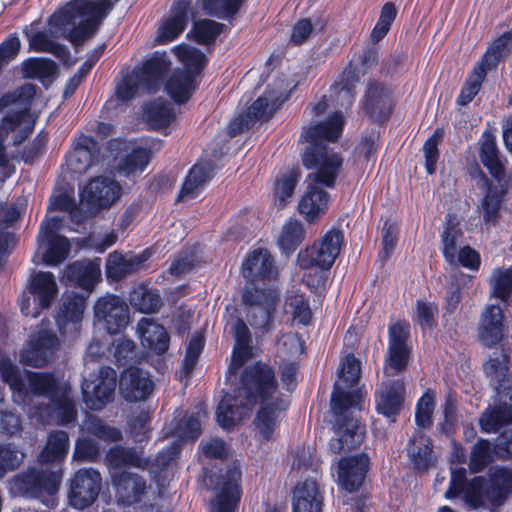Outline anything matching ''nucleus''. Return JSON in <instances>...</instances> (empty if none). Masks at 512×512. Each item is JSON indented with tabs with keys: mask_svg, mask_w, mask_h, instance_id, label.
Segmentation results:
<instances>
[{
	"mask_svg": "<svg viewBox=\"0 0 512 512\" xmlns=\"http://www.w3.org/2000/svg\"><path fill=\"white\" fill-rule=\"evenodd\" d=\"M240 465L233 463L217 474L210 476V483L216 492L211 503V512H235L241 498Z\"/></svg>",
	"mask_w": 512,
	"mask_h": 512,
	"instance_id": "13",
	"label": "nucleus"
},
{
	"mask_svg": "<svg viewBox=\"0 0 512 512\" xmlns=\"http://www.w3.org/2000/svg\"><path fill=\"white\" fill-rule=\"evenodd\" d=\"M117 383V373L111 367H102L95 379H85L82 383V395L86 406L91 410H100L111 402Z\"/></svg>",
	"mask_w": 512,
	"mask_h": 512,
	"instance_id": "20",
	"label": "nucleus"
},
{
	"mask_svg": "<svg viewBox=\"0 0 512 512\" xmlns=\"http://www.w3.org/2000/svg\"><path fill=\"white\" fill-rule=\"evenodd\" d=\"M304 353V342L297 333L287 332L278 336L276 356L279 361L299 360Z\"/></svg>",
	"mask_w": 512,
	"mask_h": 512,
	"instance_id": "49",
	"label": "nucleus"
},
{
	"mask_svg": "<svg viewBox=\"0 0 512 512\" xmlns=\"http://www.w3.org/2000/svg\"><path fill=\"white\" fill-rule=\"evenodd\" d=\"M122 188L110 177L100 176L92 179L80 191L81 201L95 208L109 207L121 196Z\"/></svg>",
	"mask_w": 512,
	"mask_h": 512,
	"instance_id": "23",
	"label": "nucleus"
},
{
	"mask_svg": "<svg viewBox=\"0 0 512 512\" xmlns=\"http://www.w3.org/2000/svg\"><path fill=\"white\" fill-rule=\"evenodd\" d=\"M298 173L294 170L282 173L276 177L274 183V202L279 207H284L291 200L296 184Z\"/></svg>",
	"mask_w": 512,
	"mask_h": 512,
	"instance_id": "54",
	"label": "nucleus"
},
{
	"mask_svg": "<svg viewBox=\"0 0 512 512\" xmlns=\"http://www.w3.org/2000/svg\"><path fill=\"white\" fill-rule=\"evenodd\" d=\"M193 12L190 0L175 1L171 6L170 15L163 21L157 32H184Z\"/></svg>",
	"mask_w": 512,
	"mask_h": 512,
	"instance_id": "43",
	"label": "nucleus"
},
{
	"mask_svg": "<svg viewBox=\"0 0 512 512\" xmlns=\"http://www.w3.org/2000/svg\"><path fill=\"white\" fill-rule=\"evenodd\" d=\"M35 94L36 86L26 83L0 98V110L6 107L12 108L0 124V168H3L5 178L14 172V168L10 166V160L15 158V155L13 152L6 151L4 140L9 133H15L13 145L18 146L32 132L35 119L30 113V105Z\"/></svg>",
	"mask_w": 512,
	"mask_h": 512,
	"instance_id": "4",
	"label": "nucleus"
},
{
	"mask_svg": "<svg viewBox=\"0 0 512 512\" xmlns=\"http://www.w3.org/2000/svg\"><path fill=\"white\" fill-rule=\"evenodd\" d=\"M112 480L116 490V497L119 502L131 505L141 501L145 494L146 482L137 474L122 472L112 473Z\"/></svg>",
	"mask_w": 512,
	"mask_h": 512,
	"instance_id": "32",
	"label": "nucleus"
},
{
	"mask_svg": "<svg viewBox=\"0 0 512 512\" xmlns=\"http://www.w3.org/2000/svg\"><path fill=\"white\" fill-rule=\"evenodd\" d=\"M25 453L13 443H0V478L16 470L23 462Z\"/></svg>",
	"mask_w": 512,
	"mask_h": 512,
	"instance_id": "57",
	"label": "nucleus"
},
{
	"mask_svg": "<svg viewBox=\"0 0 512 512\" xmlns=\"http://www.w3.org/2000/svg\"><path fill=\"white\" fill-rule=\"evenodd\" d=\"M24 78L38 79L42 82L52 79L57 73L56 64L46 58H29L22 62Z\"/></svg>",
	"mask_w": 512,
	"mask_h": 512,
	"instance_id": "50",
	"label": "nucleus"
},
{
	"mask_svg": "<svg viewBox=\"0 0 512 512\" xmlns=\"http://www.w3.org/2000/svg\"><path fill=\"white\" fill-rule=\"evenodd\" d=\"M106 461L113 470L127 466L143 467L144 461L135 449L122 446L112 447L106 455Z\"/></svg>",
	"mask_w": 512,
	"mask_h": 512,
	"instance_id": "52",
	"label": "nucleus"
},
{
	"mask_svg": "<svg viewBox=\"0 0 512 512\" xmlns=\"http://www.w3.org/2000/svg\"><path fill=\"white\" fill-rule=\"evenodd\" d=\"M137 331L144 347L161 355L169 348L170 337L164 326L149 318H142L137 324Z\"/></svg>",
	"mask_w": 512,
	"mask_h": 512,
	"instance_id": "35",
	"label": "nucleus"
},
{
	"mask_svg": "<svg viewBox=\"0 0 512 512\" xmlns=\"http://www.w3.org/2000/svg\"><path fill=\"white\" fill-rule=\"evenodd\" d=\"M147 123L155 130L168 128L176 118L172 105L163 99H156L144 108Z\"/></svg>",
	"mask_w": 512,
	"mask_h": 512,
	"instance_id": "40",
	"label": "nucleus"
},
{
	"mask_svg": "<svg viewBox=\"0 0 512 512\" xmlns=\"http://www.w3.org/2000/svg\"><path fill=\"white\" fill-rule=\"evenodd\" d=\"M343 125V115L336 112L326 121L309 126L302 132L301 140L306 144L302 162L311 172L307 175V190L298 203V211L309 223L322 217L328 209L329 194L319 185L334 187L343 159L325 142H335L342 134Z\"/></svg>",
	"mask_w": 512,
	"mask_h": 512,
	"instance_id": "2",
	"label": "nucleus"
},
{
	"mask_svg": "<svg viewBox=\"0 0 512 512\" xmlns=\"http://www.w3.org/2000/svg\"><path fill=\"white\" fill-rule=\"evenodd\" d=\"M504 333V313L498 304H487L480 316L478 335L482 343L491 347L499 343Z\"/></svg>",
	"mask_w": 512,
	"mask_h": 512,
	"instance_id": "27",
	"label": "nucleus"
},
{
	"mask_svg": "<svg viewBox=\"0 0 512 512\" xmlns=\"http://www.w3.org/2000/svg\"><path fill=\"white\" fill-rule=\"evenodd\" d=\"M501 203V196L489 190L481 204L482 217L486 224L495 225L497 223Z\"/></svg>",
	"mask_w": 512,
	"mask_h": 512,
	"instance_id": "63",
	"label": "nucleus"
},
{
	"mask_svg": "<svg viewBox=\"0 0 512 512\" xmlns=\"http://www.w3.org/2000/svg\"><path fill=\"white\" fill-rule=\"evenodd\" d=\"M94 316L98 322L104 324L110 334H116L129 323L128 305L119 296L108 294L96 301Z\"/></svg>",
	"mask_w": 512,
	"mask_h": 512,
	"instance_id": "22",
	"label": "nucleus"
},
{
	"mask_svg": "<svg viewBox=\"0 0 512 512\" xmlns=\"http://www.w3.org/2000/svg\"><path fill=\"white\" fill-rule=\"evenodd\" d=\"M102 478L94 468L79 469L71 480L69 503L76 509L90 506L101 489Z\"/></svg>",
	"mask_w": 512,
	"mask_h": 512,
	"instance_id": "21",
	"label": "nucleus"
},
{
	"mask_svg": "<svg viewBox=\"0 0 512 512\" xmlns=\"http://www.w3.org/2000/svg\"><path fill=\"white\" fill-rule=\"evenodd\" d=\"M0 376L12 390L13 401L29 418L41 424H68L76 419V408L69 389L60 386L52 373L25 371L0 352Z\"/></svg>",
	"mask_w": 512,
	"mask_h": 512,
	"instance_id": "3",
	"label": "nucleus"
},
{
	"mask_svg": "<svg viewBox=\"0 0 512 512\" xmlns=\"http://www.w3.org/2000/svg\"><path fill=\"white\" fill-rule=\"evenodd\" d=\"M226 392L216 411L217 422L225 429L238 424L256 404L260 403L254 421V436L263 443L274 439L281 416L289 401L277 388L274 371L266 364L256 363L247 367L239 383Z\"/></svg>",
	"mask_w": 512,
	"mask_h": 512,
	"instance_id": "1",
	"label": "nucleus"
},
{
	"mask_svg": "<svg viewBox=\"0 0 512 512\" xmlns=\"http://www.w3.org/2000/svg\"><path fill=\"white\" fill-rule=\"evenodd\" d=\"M160 148L161 144L158 141H145L141 145H135L119 164L120 172L127 177L142 173L149 164L152 154Z\"/></svg>",
	"mask_w": 512,
	"mask_h": 512,
	"instance_id": "33",
	"label": "nucleus"
},
{
	"mask_svg": "<svg viewBox=\"0 0 512 512\" xmlns=\"http://www.w3.org/2000/svg\"><path fill=\"white\" fill-rule=\"evenodd\" d=\"M82 430L105 442H117L122 439V433L118 428L107 425L93 415H89L84 420Z\"/></svg>",
	"mask_w": 512,
	"mask_h": 512,
	"instance_id": "55",
	"label": "nucleus"
},
{
	"mask_svg": "<svg viewBox=\"0 0 512 512\" xmlns=\"http://www.w3.org/2000/svg\"><path fill=\"white\" fill-rule=\"evenodd\" d=\"M109 0H70L58 8L48 19V32H97L107 18ZM40 22L31 23V29L23 32H47L40 30Z\"/></svg>",
	"mask_w": 512,
	"mask_h": 512,
	"instance_id": "6",
	"label": "nucleus"
},
{
	"mask_svg": "<svg viewBox=\"0 0 512 512\" xmlns=\"http://www.w3.org/2000/svg\"><path fill=\"white\" fill-rule=\"evenodd\" d=\"M486 74V68H483L482 66H476L473 69L457 98V103L459 105L465 106L474 99L480 90Z\"/></svg>",
	"mask_w": 512,
	"mask_h": 512,
	"instance_id": "58",
	"label": "nucleus"
},
{
	"mask_svg": "<svg viewBox=\"0 0 512 512\" xmlns=\"http://www.w3.org/2000/svg\"><path fill=\"white\" fill-rule=\"evenodd\" d=\"M492 461L491 444L484 439L479 440L473 447L470 457L472 472L483 470Z\"/></svg>",
	"mask_w": 512,
	"mask_h": 512,
	"instance_id": "60",
	"label": "nucleus"
},
{
	"mask_svg": "<svg viewBox=\"0 0 512 512\" xmlns=\"http://www.w3.org/2000/svg\"><path fill=\"white\" fill-rule=\"evenodd\" d=\"M512 492V471L505 468L490 470L489 481L478 476L469 483L466 481V469L451 467V479L444 496L453 499L460 495L473 507L481 505L484 500L493 505H501Z\"/></svg>",
	"mask_w": 512,
	"mask_h": 512,
	"instance_id": "5",
	"label": "nucleus"
},
{
	"mask_svg": "<svg viewBox=\"0 0 512 512\" xmlns=\"http://www.w3.org/2000/svg\"><path fill=\"white\" fill-rule=\"evenodd\" d=\"M286 307L291 312L293 319L303 325H307L311 320V309L308 301L302 294H296L288 297Z\"/></svg>",
	"mask_w": 512,
	"mask_h": 512,
	"instance_id": "61",
	"label": "nucleus"
},
{
	"mask_svg": "<svg viewBox=\"0 0 512 512\" xmlns=\"http://www.w3.org/2000/svg\"><path fill=\"white\" fill-rule=\"evenodd\" d=\"M461 231L452 224H448L442 232L443 254L450 264L456 263V244L461 236Z\"/></svg>",
	"mask_w": 512,
	"mask_h": 512,
	"instance_id": "64",
	"label": "nucleus"
},
{
	"mask_svg": "<svg viewBox=\"0 0 512 512\" xmlns=\"http://www.w3.org/2000/svg\"><path fill=\"white\" fill-rule=\"evenodd\" d=\"M58 295V285L51 272H37L31 276L26 289L19 298L21 313L36 318L49 308Z\"/></svg>",
	"mask_w": 512,
	"mask_h": 512,
	"instance_id": "12",
	"label": "nucleus"
},
{
	"mask_svg": "<svg viewBox=\"0 0 512 512\" xmlns=\"http://www.w3.org/2000/svg\"><path fill=\"white\" fill-rule=\"evenodd\" d=\"M101 277L100 265L96 261H76L66 267L63 273L65 284L80 287L90 292Z\"/></svg>",
	"mask_w": 512,
	"mask_h": 512,
	"instance_id": "30",
	"label": "nucleus"
},
{
	"mask_svg": "<svg viewBox=\"0 0 512 512\" xmlns=\"http://www.w3.org/2000/svg\"><path fill=\"white\" fill-rule=\"evenodd\" d=\"M153 388L154 383L150 375L138 367H129L121 374L119 391L126 401L146 400L152 393Z\"/></svg>",
	"mask_w": 512,
	"mask_h": 512,
	"instance_id": "25",
	"label": "nucleus"
},
{
	"mask_svg": "<svg viewBox=\"0 0 512 512\" xmlns=\"http://www.w3.org/2000/svg\"><path fill=\"white\" fill-rule=\"evenodd\" d=\"M232 330L236 343L227 372V382L231 386L235 384L238 370L248 360L251 351V333L246 323L238 318L233 323Z\"/></svg>",
	"mask_w": 512,
	"mask_h": 512,
	"instance_id": "28",
	"label": "nucleus"
},
{
	"mask_svg": "<svg viewBox=\"0 0 512 512\" xmlns=\"http://www.w3.org/2000/svg\"><path fill=\"white\" fill-rule=\"evenodd\" d=\"M404 393L405 388L402 381L382 383L375 393L377 412L387 418H393L403 405Z\"/></svg>",
	"mask_w": 512,
	"mask_h": 512,
	"instance_id": "29",
	"label": "nucleus"
},
{
	"mask_svg": "<svg viewBox=\"0 0 512 512\" xmlns=\"http://www.w3.org/2000/svg\"><path fill=\"white\" fill-rule=\"evenodd\" d=\"M293 512H321L322 495L315 480L299 482L292 496Z\"/></svg>",
	"mask_w": 512,
	"mask_h": 512,
	"instance_id": "34",
	"label": "nucleus"
},
{
	"mask_svg": "<svg viewBox=\"0 0 512 512\" xmlns=\"http://www.w3.org/2000/svg\"><path fill=\"white\" fill-rule=\"evenodd\" d=\"M170 66L171 61L166 52H154L138 71L125 76L117 84V98L121 101H129L140 90H154L162 80L164 74L169 70Z\"/></svg>",
	"mask_w": 512,
	"mask_h": 512,
	"instance_id": "9",
	"label": "nucleus"
},
{
	"mask_svg": "<svg viewBox=\"0 0 512 512\" xmlns=\"http://www.w3.org/2000/svg\"><path fill=\"white\" fill-rule=\"evenodd\" d=\"M438 307L434 303L418 300L414 321L423 331L432 330L437 322Z\"/></svg>",
	"mask_w": 512,
	"mask_h": 512,
	"instance_id": "59",
	"label": "nucleus"
},
{
	"mask_svg": "<svg viewBox=\"0 0 512 512\" xmlns=\"http://www.w3.org/2000/svg\"><path fill=\"white\" fill-rule=\"evenodd\" d=\"M305 236L303 224L295 219L287 221L278 238V246L285 254L293 253L301 244Z\"/></svg>",
	"mask_w": 512,
	"mask_h": 512,
	"instance_id": "48",
	"label": "nucleus"
},
{
	"mask_svg": "<svg viewBox=\"0 0 512 512\" xmlns=\"http://www.w3.org/2000/svg\"><path fill=\"white\" fill-rule=\"evenodd\" d=\"M61 222L62 219L55 216L45 219L40 225L37 237L38 251L42 254L43 262L49 266L62 263L71 249L68 239L57 234Z\"/></svg>",
	"mask_w": 512,
	"mask_h": 512,
	"instance_id": "17",
	"label": "nucleus"
},
{
	"mask_svg": "<svg viewBox=\"0 0 512 512\" xmlns=\"http://www.w3.org/2000/svg\"><path fill=\"white\" fill-rule=\"evenodd\" d=\"M287 99L285 91H266L248 108L245 114L250 122L254 120H267Z\"/></svg>",
	"mask_w": 512,
	"mask_h": 512,
	"instance_id": "36",
	"label": "nucleus"
},
{
	"mask_svg": "<svg viewBox=\"0 0 512 512\" xmlns=\"http://www.w3.org/2000/svg\"><path fill=\"white\" fill-rule=\"evenodd\" d=\"M173 53L183 69H175L165 82V91L178 104L188 101L197 89V78L207 59L203 52L188 44L175 46Z\"/></svg>",
	"mask_w": 512,
	"mask_h": 512,
	"instance_id": "8",
	"label": "nucleus"
},
{
	"mask_svg": "<svg viewBox=\"0 0 512 512\" xmlns=\"http://www.w3.org/2000/svg\"><path fill=\"white\" fill-rule=\"evenodd\" d=\"M129 302L135 310L146 314L158 311L162 304L159 293L143 284L132 289Z\"/></svg>",
	"mask_w": 512,
	"mask_h": 512,
	"instance_id": "45",
	"label": "nucleus"
},
{
	"mask_svg": "<svg viewBox=\"0 0 512 512\" xmlns=\"http://www.w3.org/2000/svg\"><path fill=\"white\" fill-rule=\"evenodd\" d=\"M69 449V436L65 431H53L39 455L41 464L60 463L66 457Z\"/></svg>",
	"mask_w": 512,
	"mask_h": 512,
	"instance_id": "42",
	"label": "nucleus"
},
{
	"mask_svg": "<svg viewBox=\"0 0 512 512\" xmlns=\"http://www.w3.org/2000/svg\"><path fill=\"white\" fill-rule=\"evenodd\" d=\"M202 10L219 19L233 18L240 10L242 0H198Z\"/></svg>",
	"mask_w": 512,
	"mask_h": 512,
	"instance_id": "53",
	"label": "nucleus"
},
{
	"mask_svg": "<svg viewBox=\"0 0 512 512\" xmlns=\"http://www.w3.org/2000/svg\"><path fill=\"white\" fill-rule=\"evenodd\" d=\"M434 392L428 390L418 400L415 412V421L420 428H425L431 425V415L435 406Z\"/></svg>",
	"mask_w": 512,
	"mask_h": 512,
	"instance_id": "62",
	"label": "nucleus"
},
{
	"mask_svg": "<svg viewBox=\"0 0 512 512\" xmlns=\"http://www.w3.org/2000/svg\"><path fill=\"white\" fill-rule=\"evenodd\" d=\"M61 480V470L29 469L17 475L11 481V490L29 497L40 498L44 494L53 495L57 492Z\"/></svg>",
	"mask_w": 512,
	"mask_h": 512,
	"instance_id": "18",
	"label": "nucleus"
},
{
	"mask_svg": "<svg viewBox=\"0 0 512 512\" xmlns=\"http://www.w3.org/2000/svg\"><path fill=\"white\" fill-rule=\"evenodd\" d=\"M489 285L491 297L505 302L512 303V268L495 269L491 274Z\"/></svg>",
	"mask_w": 512,
	"mask_h": 512,
	"instance_id": "51",
	"label": "nucleus"
},
{
	"mask_svg": "<svg viewBox=\"0 0 512 512\" xmlns=\"http://www.w3.org/2000/svg\"><path fill=\"white\" fill-rule=\"evenodd\" d=\"M242 275L254 286L258 281H270L277 276L274 259L267 249L257 248L249 252L242 263Z\"/></svg>",
	"mask_w": 512,
	"mask_h": 512,
	"instance_id": "24",
	"label": "nucleus"
},
{
	"mask_svg": "<svg viewBox=\"0 0 512 512\" xmlns=\"http://www.w3.org/2000/svg\"><path fill=\"white\" fill-rule=\"evenodd\" d=\"M85 308V296L73 294L65 298L63 309L57 318L61 333L77 334L80 331Z\"/></svg>",
	"mask_w": 512,
	"mask_h": 512,
	"instance_id": "31",
	"label": "nucleus"
},
{
	"mask_svg": "<svg viewBox=\"0 0 512 512\" xmlns=\"http://www.w3.org/2000/svg\"><path fill=\"white\" fill-rule=\"evenodd\" d=\"M351 409H359V407H345L341 415L332 411L335 437L329 441V449L334 454L356 449L364 440L365 428L350 415Z\"/></svg>",
	"mask_w": 512,
	"mask_h": 512,
	"instance_id": "19",
	"label": "nucleus"
},
{
	"mask_svg": "<svg viewBox=\"0 0 512 512\" xmlns=\"http://www.w3.org/2000/svg\"><path fill=\"white\" fill-rule=\"evenodd\" d=\"M57 34H31L30 48L35 52H45L55 55L60 61L68 63L70 53L66 46L57 41Z\"/></svg>",
	"mask_w": 512,
	"mask_h": 512,
	"instance_id": "47",
	"label": "nucleus"
},
{
	"mask_svg": "<svg viewBox=\"0 0 512 512\" xmlns=\"http://www.w3.org/2000/svg\"><path fill=\"white\" fill-rule=\"evenodd\" d=\"M510 44V34H501L488 47L486 53L482 57V60L477 64V66H482L483 68H486V73L489 70L494 69L497 66L500 59L507 53Z\"/></svg>",
	"mask_w": 512,
	"mask_h": 512,
	"instance_id": "56",
	"label": "nucleus"
},
{
	"mask_svg": "<svg viewBox=\"0 0 512 512\" xmlns=\"http://www.w3.org/2000/svg\"><path fill=\"white\" fill-rule=\"evenodd\" d=\"M212 167L208 163H197L189 171L180 190L178 200L196 197L211 178Z\"/></svg>",
	"mask_w": 512,
	"mask_h": 512,
	"instance_id": "38",
	"label": "nucleus"
},
{
	"mask_svg": "<svg viewBox=\"0 0 512 512\" xmlns=\"http://www.w3.org/2000/svg\"><path fill=\"white\" fill-rule=\"evenodd\" d=\"M146 259V252L138 256L130 257H125L121 253L113 252L109 255L106 263L107 277L118 281L136 270Z\"/></svg>",
	"mask_w": 512,
	"mask_h": 512,
	"instance_id": "39",
	"label": "nucleus"
},
{
	"mask_svg": "<svg viewBox=\"0 0 512 512\" xmlns=\"http://www.w3.org/2000/svg\"><path fill=\"white\" fill-rule=\"evenodd\" d=\"M369 457L360 454L344 457L337 463V478L339 485L348 492L357 491L363 484L369 470Z\"/></svg>",
	"mask_w": 512,
	"mask_h": 512,
	"instance_id": "26",
	"label": "nucleus"
},
{
	"mask_svg": "<svg viewBox=\"0 0 512 512\" xmlns=\"http://www.w3.org/2000/svg\"><path fill=\"white\" fill-rule=\"evenodd\" d=\"M377 65V55L374 48L363 51L358 60H351L343 71L341 79L331 88V96L341 107H350L355 99V83Z\"/></svg>",
	"mask_w": 512,
	"mask_h": 512,
	"instance_id": "14",
	"label": "nucleus"
},
{
	"mask_svg": "<svg viewBox=\"0 0 512 512\" xmlns=\"http://www.w3.org/2000/svg\"><path fill=\"white\" fill-rule=\"evenodd\" d=\"M360 374L359 360L352 354L347 355L341 362L338 380L334 384L331 396L332 411L341 415L345 407H359L361 410L364 393L360 388H355Z\"/></svg>",
	"mask_w": 512,
	"mask_h": 512,
	"instance_id": "11",
	"label": "nucleus"
},
{
	"mask_svg": "<svg viewBox=\"0 0 512 512\" xmlns=\"http://www.w3.org/2000/svg\"><path fill=\"white\" fill-rule=\"evenodd\" d=\"M484 371L497 392V404L488 407L480 418V425L487 433L496 432L512 423V377L504 356L490 358Z\"/></svg>",
	"mask_w": 512,
	"mask_h": 512,
	"instance_id": "7",
	"label": "nucleus"
},
{
	"mask_svg": "<svg viewBox=\"0 0 512 512\" xmlns=\"http://www.w3.org/2000/svg\"><path fill=\"white\" fill-rule=\"evenodd\" d=\"M279 301V291L273 287L245 286L242 303L248 306L247 320L256 336L264 335L274 328V315Z\"/></svg>",
	"mask_w": 512,
	"mask_h": 512,
	"instance_id": "10",
	"label": "nucleus"
},
{
	"mask_svg": "<svg viewBox=\"0 0 512 512\" xmlns=\"http://www.w3.org/2000/svg\"><path fill=\"white\" fill-rule=\"evenodd\" d=\"M59 349V339L51 330L49 321H42L40 328L31 336L20 352V362L26 366L41 368L53 360Z\"/></svg>",
	"mask_w": 512,
	"mask_h": 512,
	"instance_id": "16",
	"label": "nucleus"
},
{
	"mask_svg": "<svg viewBox=\"0 0 512 512\" xmlns=\"http://www.w3.org/2000/svg\"><path fill=\"white\" fill-rule=\"evenodd\" d=\"M342 242L341 231L329 230L318 242L299 252V266L305 270H329L340 253Z\"/></svg>",
	"mask_w": 512,
	"mask_h": 512,
	"instance_id": "15",
	"label": "nucleus"
},
{
	"mask_svg": "<svg viewBox=\"0 0 512 512\" xmlns=\"http://www.w3.org/2000/svg\"><path fill=\"white\" fill-rule=\"evenodd\" d=\"M94 141L88 136L79 138L73 151L67 158V163L71 171L75 173H84L93 164L92 148Z\"/></svg>",
	"mask_w": 512,
	"mask_h": 512,
	"instance_id": "44",
	"label": "nucleus"
},
{
	"mask_svg": "<svg viewBox=\"0 0 512 512\" xmlns=\"http://www.w3.org/2000/svg\"><path fill=\"white\" fill-rule=\"evenodd\" d=\"M408 455L418 470H425L433 464L432 443L422 430H417L409 441Z\"/></svg>",
	"mask_w": 512,
	"mask_h": 512,
	"instance_id": "37",
	"label": "nucleus"
},
{
	"mask_svg": "<svg viewBox=\"0 0 512 512\" xmlns=\"http://www.w3.org/2000/svg\"><path fill=\"white\" fill-rule=\"evenodd\" d=\"M365 109L371 118L380 122L391 112V99L382 88L370 86L366 95Z\"/></svg>",
	"mask_w": 512,
	"mask_h": 512,
	"instance_id": "46",
	"label": "nucleus"
},
{
	"mask_svg": "<svg viewBox=\"0 0 512 512\" xmlns=\"http://www.w3.org/2000/svg\"><path fill=\"white\" fill-rule=\"evenodd\" d=\"M480 160L494 178L500 180L504 177V167L495 137L489 131H485L481 136Z\"/></svg>",
	"mask_w": 512,
	"mask_h": 512,
	"instance_id": "41",
	"label": "nucleus"
}]
</instances>
